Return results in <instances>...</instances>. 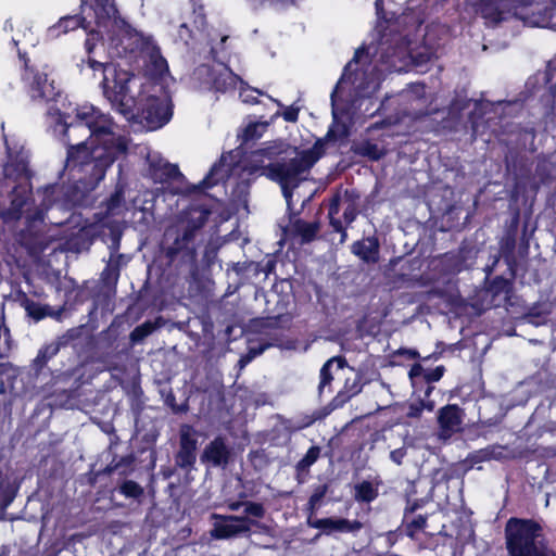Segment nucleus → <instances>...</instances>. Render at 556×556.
<instances>
[{
  "instance_id": "obj_28",
  "label": "nucleus",
  "mask_w": 556,
  "mask_h": 556,
  "mask_svg": "<svg viewBox=\"0 0 556 556\" xmlns=\"http://www.w3.org/2000/svg\"><path fill=\"white\" fill-rule=\"evenodd\" d=\"M180 452H197L199 440L204 435L191 425H182L179 431Z\"/></svg>"
},
{
  "instance_id": "obj_2",
  "label": "nucleus",
  "mask_w": 556,
  "mask_h": 556,
  "mask_svg": "<svg viewBox=\"0 0 556 556\" xmlns=\"http://www.w3.org/2000/svg\"><path fill=\"white\" fill-rule=\"evenodd\" d=\"M212 210L199 201L191 202L163 232L160 249L169 266L191 265L197 261L195 237L205 226Z\"/></svg>"
},
{
  "instance_id": "obj_52",
  "label": "nucleus",
  "mask_w": 556,
  "mask_h": 556,
  "mask_svg": "<svg viewBox=\"0 0 556 556\" xmlns=\"http://www.w3.org/2000/svg\"><path fill=\"white\" fill-rule=\"evenodd\" d=\"M100 37L98 31L90 30L88 33V37L85 40V49L87 53L90 55L96 48V40Z\"/></svg>"
},
{
  "instance_id": "obj_7",
  "label": "nucleus",
  "mask_w": 556,
  "mask_h": 556,
  "mask_svg": "<svg viewBox=\"0 0 556 556\" xmlns=\"http://www.w3.org/2000/svg\"><path fill=\"white\" fill-rule=\"evenodd\" d=\"M172 116L169 101L157 96H146L136 101L132 115L126 118L142 124L149 130H156L166 125Z\"/></svg>"
},
{
  "instance_id": "obj_33",
  "label": "nucleus",
  "mask_w": 556,
  "mask_h": 556,
  "mask_svg": "<svg viewBox=\"0 0 556 556\" xmlns=\"http://www.w3.org/2000/svg\"><path fill=\"white\" fill-rule=\"evenodd\" d=\"M517 237L504 235L498 244L501 255L504 257L508 265L515 264V250Z\"/></svg>"
},
{
  "instance_id": "obj_34",
  "label": "nucleus",
  "mask_w": 556,
  "mask_h": 556,
  "mask_svg": "<svg viewBox=\"0 0 556 556\" xmlns=\"http://www.w3.org/2000/svg\"><path fill=\"white\" fill-rule=\"evenodd\" d=\"M24 307L27 315L36 321H40L48 317V315H51L48 304H40L29 299L25 300Z\"/></svg>"
},
{
  "instance_id": "obj_11",
  "label": "nucleus",
  "mask_w": 556,
  "mask_h": 556,
  "mask_svg": "<svg viewBox=\"0 0 556 556\" xmlns=\"http://www.w3.org/2000/svg\"><path fill=\"white\" fill-rule=\"evenodd\" d=\"M112 83L113 85L111 86L108 77H104L102 81L104 96L125 117L132 115L137 100L128 94V79L114 78Z\"/></svg>"
},
{
  "instance_id": "obj_64",
  "label": "nucleus",
  "mask_w": 556,
  "mask_h": 556,
  "mask_svg": "<svg viewBox=\"0 0 556 556\" xmlns=\"http://www.w3.org/2000/svg\"><path fill=\"white\" fill-rule=\"evenodd\" d=\"M275 269H276V260L275 258H268L265 262V264L263 265V267L261 268V270L266 276H268L269 274L274 273Z\"/></svg>"
},
{
  "instance_id": "obj_16",
  "label": "nucleus",
  "mask_w": 556,
  "mask_h": 556,
  "mask_svg": "<svg viewBox=\"0 0 556 556\" xmlns=\"http://www.w3.org/2000/svg\"><path fill=\"white\" fill-rule=\"evenodd\" d=\"M351 252L363 263L376 264L380 258V242L374 235L356 240L351 245Z\"/></svg>"
},
{
  "instance_id": "obj_17",
  "label": "nucleus",
  "mask_w": 556,
  "mask_h": 556,
  "mask_svg": "<svg viewBox=\"0 0 556 556\" xmlns=\"http://www.w3.org/2000/svg\"><path fill=\"white\" fill-rule=\"evenodd\" d=\"M320 224L319 222H305L302 218L291 219V225L286 226L282 230L285 236H290L292 238H300L301 244H307L313 242L317 233L319 231Z\"/></svg>"
},
{
  "instance_id": "obj_51",
  "label": "nucleus",
  "mask_w": 556,
  "mask_h": 556,
  "mask_svg": "<svg viewBox=\"0 0 556 556\" xmlns=\"http://www.w3.org/2000/svg\"><path fill=\"white\" fill-rule=\"evenodd\" d=\"M341 195L339 192L332 195L329 201L328 215L329 217L336 216L340 211Z\"/></svg>"
},
{
  "instance_id": "obj_37",
  "label": "nucleus",
  "mask_w": 556,
  "mask_h": 556,
  "mask_svg": "<svg viewBox=\"0 0 556 556\" xmlns=\"http://www.w3.org/2000/svg\"><path fill=\"white\" fill-rule=\"evenodd\" d=\"M154 330L155 325L152 321L147 320L134 328V330L130 332V340L132 343H139L148 336H150Z\"/></svg>"
},
{
  "instance_id": "obj_46",
  "label": "nucleus",
  "mask_w": 556,
  "mask_h": 556,
  "mask_svg": "<svg viewBox=\"0 0 556 556\" xmlns=\"http://www.w3.org/2000/svg\"><path fill=\"white\" fill-rule=\"evenodd\" d=\"M519 224H520V213L517 210L513 214V216L509 219V222L506 224V228H505L504 235L517 237Z\"/></svg>"
},
{
  "instance_id": "obj_58",
  "label": "nucleus",
  "mask_w": 556,
  "mask_h": 556,
  "mask_svg": "<svg viewBox=\"0 0 556 556\" xmlns=\"http://www.w3.org/2000/svg\"><path fill=\"white\" fill-rule=\"evenodd\" d=\"M280 343H279V340L278 339H273V342H268V343H261L258 348L256 349H251L250 353L255 356V355H260L262 354L266 349L270 348V346H279Z\"/></svg>"
},
{
  "instance_id": "obj_6",
  "label": "nucleus",
  "mask_w": 556,
  "mask_h": 556,
  "mask_svg": "<svg viewBox=\"0 0 556 556\" xmlns=\"http://www.w3.org/2000/svg\"><path fill=\"white\" fill-rule=\"evenodd\" d=\"M329 127L327 134L323 138H318L312 148L305 150H299L294 153L293 161L290 163V168L280 178L300 179V184L306 179V175L309 173L312 167L326 154V146L328 142L336 141L339 138H344L349 135L348 127L342 124L337 127Z\"/></svg>"
},
{
  "instance_id": "obj_14",
  "label": "nucleus",
  "mask_w": 556,
  "mask_h": 556,
  "mask_svg": "<svg viewBox=\"0 0 556 556\" xmlns=\"http://www.w3.org/2000/svg\"><path fill=\"white\" fill-rule=\"evenodd\" d=\"M463 415L464 412L457 404H447L441 407L438 413L440 435L447 439L459 431L463 422Z\"/></svg>"
},
{
  "instance_id": "obj_27",
  "label": "nucleus",
  "mask_w": 556,
  "mask_h": 556,
  "mask_svg": "<svg viewBox=\"0 0 556 556\" xmlns=\"http://www.w3.org/2000/svg\"><path fill=\"white\" fill-rule=\"evenodd\" d=\"M333 364H337V367L339 369H343L348 365V362H346L345 357H343V356H333V357L329 358L321 366L320 372H319L320 380H319V384H318L319 395H321L324 392V389L326 387H330L331 382L333 381V375L331 371Z\"/></svg>"
},
{
  "instance_id": "obj_21",
  "label": "nucleus",
  "mask_w": 556,
  "mask_h": 556,
  "mask_svg": "<svg viewBox=\"0 0 556 556\" xmlns=\"http://www.w3.org/2000/svg\"><path fill=\"white\" fill-rule=\"evenodd\" d=\"M149 174L156 182H168L184 178L178 165L163 160H153L149 162Z\"/></svg>"
},
{
  "instance_id": "obj_10",
  "label": "nucleus",
  "mask_w": 556,
  "mask_h": 556,
  "mask_svg": "<svg viewBox=\"0 0 556 556\" xmlns=\"http://www.w3.org/2000/svg\"><path fill=\"white\" fill-rule=\"evenodd\" d=\"M381 434L377 430L364 429L359 427H346L338 434V441L343 445L345 452H371L376 448L375 444L379 442Z\"/></svg>"
},
{
  "instance_id": "obj_26",
  "label": "nucleus",
  "mask_w": 556,
  "mask_h": 556,
  "mask_svg": "<svg viewBox=\"0 0 556 556\" xmlns=\"http://www.w3.org/2000/svg\"><path fill=\"white\" fill-rule=\"evenodd\" d=\"M212 88L217 92H226L230 89H235L239 76L232 73V71L225 66V68L218 73L211 74Z\"/></svg>"
},
{
  "instance_id": "obj_39",
  "label": "nucleus",
  "mask_w": 556,
  "mask_h": 556,
  "mask_svg": "<svg viewBox=\"0 0 556 556\" xmlns=\"http://www.w3.org/2000/svg\"><path fill=\"white\" fill-rule=\"evenodd\" d=\"M119 492L126 497L138 498L143 494V488L132 480L124 481Z\"/></svg>"
},
{
  "instance_id": "obj_53",
  "label": "nucleus",
  "mask_w": 556,
  "mask_h": 556,
  "mask_svg": "<svg viewBox=\"0 0 556 556\" xmlns=\"http://www.w3.org/2000/svg\"><path fill=\"white\" fill-rule=\"evenodd\" d=\"M195 462V454H176V464L180 467L191 466Z\"/></svg>"
},
{
  "instance_id": "obj_48",
  "label": "nucleus",
  "mask_w": 556,
  "mask_h": 556,
  "mask_svg": "<svg viewBox=\"0 0 556 556\" xmlns=\"http://www.w3.org/2000/svg\"><path fill=\"white\" fill-rule=\"evenodd\" d=\"M25 218L28 225H31L35 222H43L45 219V210L40 207L30 208L27 207Z\"/></svg>"
},
{
  "instance_id": "obj_60",
  "label": "nucleus",
  "mask_w": 556,
  "mask_h": 556,
  "mask_svg": "<svg viewBox=\"0 0 556 556\" xmlns=\"http://www.w3.org/2000/svg\"><path fill=\"white\" fill-rule=\"evenodd\" d=\"M522 452H556V448L549 445L545 446L543 444L533 443L531 446H527Z\"/></svg>"
},
{
  "instance_id": "obj_44",
  "label": "nucleus",
  "mask_w": 556,
  "mask_h": 556,
  "mask_svg": "<svg viewBox=\"0 0 556 556\" xmlns=\"http://www.w3.org/2000/svg\"><path fill=\"white\" fill-rule=\"evenodd\" d=\"M244 511L247 515L253 516L256 518H263L265 516V508L260 503L245 502L244 503Z\"/></svg>"
},
{
  "instance_id": "obj_4",
  "label": "nucleus",
  "mask_w": 556,
  "mask_h": 556,
  "mask_svg": "<svg viewBox=\"0 0 556 556\" xmlns=\"http://www.w3.org/2000/svg\"><path fill=\"white\" fill-rule=\"evenodd\" d=\"M504 533L508 556H556L543 527L533 519L511 517L505 525Z\"/></svg>"
},
{
  "instance_id": "obj_36",
  "label": "nucleus",
  "mask_w": 556,
  "mask_h": 556,
  "mask_svg": "<svg viewBox=\"0 0 556 556\" xmlns=\"http://www.w3.org/2000/svg\"><path fill=\"white\" fill-rule=\"evenodd\" d=\"M377 497V490L370 482L364 481L355 486V498L362 502H371Z\"/></svg>"
},
{
  "instance_id": "obj_54",
  "label": "nucleus",
  "mask_w": 556,
  "mask_h": 556,
  "mask_svg": "<svg viewBox=\"0 0 556 556\" xmlns=\"http://www.w3.org/2000/svg\"><path fill=\"white\" fill-rule=\"evenodd\" d=\"M141 391L139 393L135 392L131 399L130 407L136 415L141 414L144 407L143 401L141 400Z\"/></svg>"
},
{
  "instance_id": "obj_59",
  "label": "nucleus",
  "mask_w": 556,
  "mask_h": 556,
  "mask_svg": "<svg viewBox=\"0 0 556 556\" xmlns=\"http://www.w3.org/2000/svg\"><path fill=\"white\" fill-rule=\"evenodd\" d=\"M425 368L422 367L421 364L419 363H415L412 365L409 371H408V376L412 380H414L415 378H418V377H422L425 376Z\"/></svg>"
},
{
  "instance_id": "obj_40",
  "label": "nucleus",
  "mask_w": 556,
  "mask_h": 556,
  "mask_svg": "<svg viewBox=\"0 0 556 556\" xmlns=\"http://www.w3.org/2000/svg\"><path fill=\"white\" fill-rule=\"evenodd\" d=\"M327 491L328 486L326 484L319 485L314 490L308 501V509L311 510V514L320 506L321 500L326 495Z\"/></svg>"
},
{
  "instance_id": "obj_47",
  "label": "nucleus",
  "mask_w": 556,
  "mask_h": 556,
  "mask_svg": "<svg viewBox=\"0 0 556 556\" xmlns=\"http://www.w3.org/2000/svg\"><path fill=\"white\" fill-rule=\"evenodd\" d=\"M252 92H255L257 94H263V92L256 88H251V87L242 88L240 91V98L242 99V101L244 103H248V104H257L258 103L257 97L253 96Z\"/></svg>"
},
{
  "instance_id": "obj_23",
  "label": "nucleus",
  "mask_w": 556,
  "mask_h": 556,
  "mask_svg": "<svg viewBox=\"0 0 556 556\" xmlns=\"http://www.w3.org/2000/svg\"><path fill=\"white\" fill-rule=\"evenodd\" d=\"M101 228L106 229L103 231V241L108 244L111 255L116 254L121 249V241L123 237V226L116 219L96 220Z\"/></svg>"
},
{
  "instance_id": "obj_61",
  "label": "nucleus",
  "mask_w": 556,
  "mask_h": 556,
  "mask_svg": "<svg viewBox=\"0 0 556 556\" xmlns=\"http://www.w3.org/2000/svg\"><path fill=\"white\" fill-rule=\"evenodd\" d=\"M88 65L93 71H103V72H105L106 68L110 66L109 63L99 62L94 59H91L90 56L88 58Z\"/></svg>"
},
{
  "instance_id": "obj_62",
  "label": "nucleus",
  "mask_w": 556,
  "mask_h": 556,
  "mask_svg": "<svg viewBox=\"0 0 556 556\" xmlns=\"http://www.w3.org/2000/svg\"><path fill=\"white\" fill-rule=\"evenodd\" d=\"M535 172H536V175L540 177L541 182L546 184L547 181L551 180V176L546 172V165L545 164H543V165L539 164L536 166Z\"/></svg>"
},
{
  "instance_id": "obj_30",
  "label": "nucleus",
  "mask_w": 556,
  "mask_h": 556,
  "mask_svg": "<svg viewBox=\"0 0 556 556\" xmlns=\"http://www.w3.org/2000/svg\"><path fill=\"white\" fill-rule=\"evenodd\" d=\"M352 150L356 155L367 157L370 161H379L384 156V151L381 150L377 143H374L370 140H364L361 143L355 144Z\"/></svg>"
},
{
  "instance_id": "obj_25",
  "label": "nucleus",
  "mask_w": 556,
  "mask_h": 556,
  "mask_svg": "<svg viewBox=\"0 0 556 556\" xmlns=\"http://www.w3.org/2000/svg\"><path fill=\"white\" fill-rule=\"evenodd\" d=\"M61 346L56 341L43 344L31 363V370L38 377L47 367V364L60 352Z\"/></svg>"
},
{
  "instance_id": "obj_35",
  "label": "nucleus",
  "mask_w": 556,
  "mask_h": 556,
  "mask_svg": "<svg viewBox=\"0 0 556 556\" xmlns=\"http://www.w3.org/2000/svg\"><path fill=\"white\" fill-rule=\"evenodd\" d=\"M444 372L445 367L443 365L437 366L433 369L425 370L424 381L428 384L425 390V399H428L431 395L432 391L434 390V387L431 386V383L441 380Z\"/></svg>"
},
{
  "instance_id": "obj_56",
  "label": "nucleus",
  "mask_w": 556,
  "mask_h": 556,
  "mask_svg": "<svg viewBox=\"0 0 556 556\" xmlns=\"http://www.w3.org/2000/svg\"><path fill=\"white\" fill-rule=\"evenodd\" d=\"M228 38H229L228 35H223L220 37L219 48L214 47V46L211 47L210 54H211L213 61H216V62L218 61V53H219V51L225 50V43L227 42Z\"/></svg>"
},
{
  "instance_id": "obj_18",
  "label": "nucleus",
  "mask_w": 556,
  "mask_h": 556,
  "mask_svg": "<svg viewBox=\"0 0 556 556\" xmlns=\"http://www.w3.org/2000/svg\"><path fill=\"white\" fill-rule=\"evenodd\" d=\"M504 0H476L472 2L471 8L473 12L481 16L485 25L494 26L504 20V12L501 10V4Z\"/></svg>"
},
{
  "instance_id": "obj_5",
  "label": "nucleus",
  "mask_w": 556,
  "mask_h": 556,
  "mask_svg": "<svg viewBox=\"0 0 556 556\" xmlns=\"http://www.w3.org/2000/svg\"><path fill=\"white\" fill-rule=\"evenodd\" d=\"M114 122L109 114L102 113L93 105H81L76 109V115L73 122L65 124L64 141L68 142L71 131H87L88 136L84 141L88 144H109L110 142H124L116 136L114 130Z\"/></svg>"
},
{
  "instance_id": "obj_19",
  "label": "nucleus",
  "mask_w": 556,
  "mask_h": 556,
  "mask_svg": "<svg viewBox=\"0 0 556 556\" xmlns=\"http://www.w3.org/2000/svg\"><path fill=\"white\" fill-rule=\"evenodd\" d=\"M311 526L315 529L323 530L326 534L333 532H357L363 528V523L358 520H349L344 518H321L315 520Z\"/></svg>"
},
{
  "instance_id": "obj_38",
  "label": "nucleus",
  "mask_w": 556,
  "mask_h": 556,
  "mask_svg": "<svg viewBox=\"0 0 556 556\" xmlns=\"http://www.w3.org/2000/svg\"><path fill=\"white\" fill-rule=\"evenodd\" d=\"M84 329V325L70 328L62 336L58 337L55 341L60 344L61 348L67 346L70 343L81 338Z\"/></svg>"
},
{
  "instance_id": "obj_22",
  "label": "nucleus",
  "mask_w": 556,
  "mask_h": 556,
  "mask_svg": "<svg viewBox=\"0 0 556 556\" xmlns=\"http://www.w3.org/2000/svg\"><path fill=\"white\" fill-rule=\"evenodd\" d=\"M491 270L492 268H488V274L484 279V295L490 298L491 303L502 294H504L505 298H509L513 291L511 281L503 276H495L494 278L489 279Z\"/></svg>"
},
{
  "instance_id": "obj_24",
  "label": "nucleus",
  "mask_w": 556,
  "mask_h": 556,
  "mask_svg": "<svg viewBox=\"0 0 556 556\" xmlns=\"http://www.w3.org/2000/svg\"><path fill=\"white\" fill-rule=\"evenodd\" d=\"M364 387L363 375L356 372L352 378L345 379L342 390L332 399L333 407H339L349 402L353 396L362 392Z\"/></svg>"
},
{
  "instance_id": "obj_12",
  "label": "nucleus",
  "mask_w": 556,
  "mask_h": 556,
  "mask_svg": "<svg viewBox=\"0 0 556 556\" xmlns=\"http://www.w3.org/2000/svg\"><path fill=\"white\" fill-rule=\"evenodd\" d=\"M89 8L94 13V23L98 27L108 28L124 22L115 0H88Z\"/></svg>"
},
{
  "instance_id": "obj_55",
  "label": "nucleus",
  "mask_w": 556,
  "mask_h": 556,
  "mask_svg": "<svg viewBox=\"0 0 556 556\" xmlns=\"http://www.w3.org/2000/svg\"><path fill=\"white\" fill-rule=\"evenodd\" d=\"M422 406L420 404V402H415V403H410L408 405V409H407V413H406V416L408 418H419L422 414Z\"/></svg>"
},
{
  "instance_id": "obj_8",
  "label": "nucleus",
  "mask_w": 556,
  "mask_h": 556,
  "mask_svg": "<svg viewBox=\"0 0 556 556\" xmlns=\"http://www.w3.org/2000/svg\"><path fill=\"white\" fill-rule=\"evenodd\" d=\"M17 54L21 63V80L28 96L35 101L55 100L58 92L53 81L48 83V75L31 64L26 52L17 49Z\"/></svg>"
},
{
  "instance_id": "obj_49",
  "label": "nucleus",
  "mask_w": 556,
  "mask_h": 556,
  "mask_svg": "<svg viewBox=\"0 0 556 556\" xmlns=\"http://www.w3.org/2000/svg\"><path fill=\"white\" fill-rule=\"evenodd\" d=\"M118 269H112L109 266L101 274V279L105 285H116L118 280Z\"/></svg>"
},
{
  "instance_id": "obj_1",
  "label": "nucleus",
  "mask_w": 556,
  "mask_h": 556,
  "mask_svg": "<svg viewBox=\"0 0 556 556\" xmlns=\"http://www.w3.org/2000/svg\"><path fill=\"white\" fill-rule=\"evenodd\" d=\"M66 160L64 169L68 178L86 191L94 190L104 179L108 169L127 151L125 142L109 144H88L87 141L77 143L68 138L66 142Z\"/></svg>"
},
{
  "instance_id": "obj_50",
  "label": "nucleus",
  "mask_w": 556,
  "mask_h": 556,
  "mask_svg": "<svg viewBox=\"0 0 556 556\" xmlns=\"http://www.w3.org/2000/svg\"><path fill=\"white\" fill-rule=\"evenodd\" d=\"M318 454H305V457L298 464L296 469L299 475L306 471L317 460Z\"/></svg>"
},
{
  "instance_id": "obj_32",
  "label": "nucleus",
  "mask_w": 556,
  "mask_h": 556,
  "mask_svg": "<svg viewBox=\"0 0 556 556\" xmlns=\"http://www.w3.org/2000/svg\"><path fill=\"white\" fill-rule=\"evenodd\" d=\"M416 510V505H413L405 510L406 520V534L409 538H414L418 532L424 530L427 525V517L418 515L409 519V516Z\"/></svg>"
},
{
  "instance_id": "obj_3",
  "label": "nucleus",
  "mask_w": 556,
  "mask_h": 556,
  "mask_svg": "<svg viewBox=\"0 0 556 556\" xmlns=\"http://www.w3.org/2000/svg\"><path fill=\"white\" fill-rule=\"evenodd\" d=\"M295 152L296 147H291L282 140L268 141L262 148L252 151L243 166V170L251 176H265L277 182L289 208L294 190L300 186V179L295 177V179L285 180L279 177L289 170Z\"/></svg>"
},
{
  "instance_id": "obj_15",
  "label": "nucleus",
  "mask_w": 556,
  "mask_h": 556,
  "mask_svg": "<svg viewBox=\"0 0 556 556\" xmlns=\"http://www.w3.org/2000/svg\"><path fill=\"white\" fill-rule=\"evenodd\" d=\"M125 208V186L117 182L114 191L101 203L99 212L94 214L96 220L114 219L121 216Z\"/></svg>"
},
{
  "instance_id": "obj_29",
  "label": "nucleus",
  "mask_w": 556,
  "mask_h": 556,
  "mask_svg": "<svg viewBox=\"0 0 556 556\" xmlns=\"http://www.w3.org/2000/svg\"><path fill=\"white\" fill-rule=\"evenodd\" d=\"M224 166V155H222L218 163H215L210 172L205 175V177L198 184L193 185L190 189H188V193H201L205 189H210L217 185L218 179L215 178L220 167Z\"/></svg>"
},
{
  "instance_id": "obj_9",
  "label": "nucleus",
  "mask_w": 556,
  "mask_h": 556,
  "mask_svg": "<svg viewBox=\"0 0 556 556\" xmlns=\"http://www.w3.org/2000/svg\"><path fill=\"white\" fill-rule=\"evenodd\" d=\"M214 525L211 530V535L217 540H227L238 536L249 535L252 527H257L261 531H268V527L260 522L241 516H224L214 514Z\"/></svg>"
},
{
  "instance_id": "obj_43",
  "label": "nucleus",
  "mask_w": 556,
  "mask_h": 556,
  "mask_svg": "<svg viewBox=\"0 0 556 556\" xmlns=\"http://www.w3.org/2000/svg\"><path fill=\"white\" fill-rule=\"evenodd\" d=\"M202 452H231L225 438L217 435Z\"/></svg>"
},
{
  "instance_id": "obj_41",
  "label": "nucleus",
  "mask_w": 556,
  "mask_h": 556,
  "mask_svg": "<svg viewBox=\"0 0 556 556\" xmlns=\"http://www.w3.org/2000/svg\"><path fill=\"white\" fill-rule=\"evenodd\" d=\"M270 100L277 103L278 106L283 108L282 118L288 123H296L299 119L300 108L295 105L285 106L280 101L273 99Z\"/></svg>"
},
{
  "instance_id": "obj_20",
  "label": "nucleus",
  "mask_w": 556,
  "mask_h": 556,
  "mask_svg": "<svg viewBox=\"0 0 556 556\" xmlns=\"http://www.w3.org/2000/svg\"><path fill=\"white\" fill-rule=\"evenodd\" d=\"M90 26L91 23L81 14L65 15L60 17L54 25L48 28V36L50 38H58L77 28H83L88 31Z\"/></svg>"
},
{
  "instance_id": "obj_63",
  "label": "nucleus",
  "mask_w": 556,
  "mask_h": 556,
  "mask_svg": "<svg viewBox=\"0 0 556 556\" xmlns=\"http://www.w3.org/2000/svg\"><path fill=\"white\" fill-rule=\"evenodd\" d=\"M330 218V225L333 228L336 232L342 233V240L346 237V231L341 223L340 219L334 218V216L329 217Z\"/></svg>"
},
{
  "instance_id": "obj_57",
  "label": "nucleus",
  "mask_w": 556,
  "mask_h": 556,
  "mask_svg": "<svg viewBox=\"0 0 556 556\" xmlns=\"http://www.w3.org/2000/svg\"><path fill=\"white\" fill-rule=\"evenodd\" d=\"M410 58L413 60V63L415 65H417V66L425 65V64H427L430 61V54L429 53H421V52L414 53L412 51L410 52Z\"/></svg>"
},
{
  "instance_id": "obj_42",
  "label": "nucleus",
  "mask_w": 556,
  "mask_h": 556,
  "mask_svg": "<svg viewBox=\"0 0 556 556\" xmlns=\"http://www.w3.org/2000/svg\"><path fill=\"white\" fill-rule=\"evenodd\" d=\"M261 127H262V125L260 123L248 124L244 127L243 132H242V141L249 142V141L256 140V139L261 138V136H262V132L260 130Z\"/></svg>"
},
{
  "instance_id": "obj_45",
  "label": "nucleus",
  "mask_w": 556,
  "mask_h": 556,
  "mask_svg": "<svg viewBox=\"0 0 556 556\" xmlns=\"http://www.w3.org/2000/svg\"><path fill=\"white\" fill-rule=\"evenodd\" d=\"M165 404L172 409L175 414L186 413L188 410V404L185 402L182 404H178L176 402L175 395L170 392L165 397Z\"/></svg>"
},
{
  "instance_id": "obj_13",
  "label": "nucleus",
  "mask_w": 556,
  "mask_h": 556,
  "mask_svg": "<svg viewBox=\"0 0 556 556\" xmlns=\"http://www.w3.org/2000/svg\"><path fill=\"white\" fill-rule=\"evenodd\" d=\"M31 195L30 189L15 187L11 193L9 207L1 213L3 222L20 220L26 214L27 207L34 202Z\"/></svg>"
},
{
  "instance_id": "obj_31",
  "label": "nucleus",
  "mask_w": 556,
  "mask_h": 556,
  "mask_svg": "<svg viewBox=\"0 0 556 556\" xmlns=\"http://www.w3.org/2000/svg\"><path fill=\"white\" fill-rule=\"evenodd\" d=\"M291 433L287 427L279 425L273 427L269 431H267L264 435V441L269 444V446H282L290 441Z\"/></svg>"
}]
</instances>
